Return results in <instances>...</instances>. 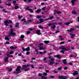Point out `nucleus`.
I'll return each mask as SVG.
<instances>
[{
	"label": "nucleus",
	"instance_id": "1",
	"mask_svg": "<svg viewBox=\"0 0 79 79\" xmlns=\"http://www.w3.org/2000/svg\"><path fill=\"white\" fill-rule=\"evenodd\" d=\"M30 66V65L29 64H27V65H23V67L22 68V70L23 69L25 71H29V69H30L29 68H28V67H29Z\"/></svg>",
	"mask_w": 79,
	"mask_h": 79
},
{
	"label": "nucleus",
	"instance_id": "2",
	"mask_svg": "<svg viewBox=\"0 0 79 79\" xmlns=\"http://www.w3.org/2000/svg\"><path fill=\"white\" fill-rule=\"evenodd\" d=\"M21 67L20 66H18L17 68L15 70V71L14 72H13V74H18L20 73L21 71H20Z\"/></svg>",
	"mask_w": 79,
	"mask_h": 79
},
{
	"label": "nucleus",
	"instance_id": "3",
	"mask_svg": "<svg viewBox=\"0 0 79 79\" xmlns=\"http://www.w3.org/2000/svg\"><path fill=\"white\" fill-rule=\"evenodd\" d=\"M15 30H14V28H11L10 29V34L11 36H14V35H16V33H15L13 32V31Z\"/></svg>",
	"mask_w": 79,
	"mask_h": 79
},
{
	"label": "nucleus",
	"instance_id": "4",
	"mask_svg": "<svg viewBox=\"0 0 79 79\" xmlns=\"http://www.w3.org/2000/svg\"><path fill=\"white\" fill-rule=\"evenodd\" d=\"M58 77L60 79H67V76H58Z\"/></svg>",
	"mask_w": 79,
	"mask_h": 79
},
{
	"label": "nucleus",
	"instance_id": "5",
	"mask_svg": "<svg viewBox=\"0 0 79 79\" xmlns=\"http://www.w3.org/2000/svg\"><path fill=\"white\" fill-rule=\"evenodd\" d=\"M54 57H56V58H57L58 59H60L61 58V57L60 56V55H54Z\"/></svg>",
	"mask_w": 79,
	"mask_h": 79
},
{
	"label": "nucleus",
	"instance_id": "6",
	"mask_svg": "<svg viewBox=\"0 0 79 79\" xmlns=\"http://www.w3.org/2000/svg\"><path fill=\"white\" fill-rule=\"evenodd\" d=\"M78 72L77 71H76L75 72L73 73V76H76V75H77L78 74Z\"/></svg>",
	"mask_w": 79,
	"mask_h": 79
},
{
	"label": "nucleus",
	"instance_id": "7",
	"mask_svg": "<svg viewBox=\"0 0 79 79\" xmlns=\"http://www.w3.org/2000/svg\"><path fill=\"white\" fill-rule=\"evenodd\" d=\"M75 29H76L73 28H71L70 30H67V31L68 32H72V31H74V30H75Z\"/></svg>",
	"mask_w": 79,
	"mask_h": 79
},
{
	"label": "nucleus",
	"instance_id": "8",
	"mask_svg": "<svg viewBox=\"0 0 79 79\" xmlns=\"http://www.w3.org/2000/svg\"><path fill=\"white\" fill-rule=\"evenodd\" d=\"M16 48H17V47H14L13 46H11L10 47V48L11 49H12V50L16 49Z\"/></svg>",
	"mask_w": 79,
	"mask_h": 79
},
{
	"label": "nucleus",
	"instance_id": "9",
	"mask_svg": "<svg viewBox=\"0 0 79 79\" xmlns=\"http://www.w3.org/2000/svg\"><path fill=\"white\" fill-rule=\"evenodd\" d=\"M49 64H50L51 65H53V64H54L55 62H54V61H49Z\"/></svg>",
	"mask_w": 79,
	"mask_h": 79
},
{
	"label": "nucleus",
	"instance_id": "10",
	"mask_svg": "<svg viewBox=\"0 0 79 79\" xmlns=\"http://www.w3.org/2000/svg\"><path fill=\"white\" fill-rule=\"evenodd\" d=\"M77 0H72L71 1V3H72V5H74V3H75L74 2H76V1H77Z\"/></svg>",
	"mask_w": 79,
	"mask_h": 79
},
{
	"label": "nucleus",
	"instance_id": "11",
	"mask_svg": "<svg viewBox=\"0 0 79 79\" xmlns=\"http://www.w3.org/2000/svg\"><path fill=\"white\" fill-rule=\"evenodd\" d=\"M36 32V34H38V35H40V30H37Z\"/></svg>",
	"mask_w": 79,
	"mask_h": 79
},
{
	"label": "nucleus",
	"instance_id": "12",
	"mask_svg": "<svg viewBox=\"0 0 79 79\" xmlns=\"http://www.w3.org/2000/svg\"><path fill=\"white\" fill-rule=\"evenodd\" d=\"M72 14L73 15H76L77 14V13L75 10H73L72 12Z\"/></svg>",
	"mask_w": 79,
	"mask_h": 79
},
{
	"label": "nucleus",
	"instance_id": "13",
	"mask_svg": "<svg viewBox=\"0 0 79 79\" xmlns=\"http://www.w3.org/2000/svg\"><path fill=\"white\" fill-rule=\"evenodd\" d=\"M63 64H66V59H64L63 60Z\"/></svg>",
	"mask_w": 79,
	"mask_h": 79
},
{
	"label": "nucleus",
	"instance_id": "14",
	"mask_svg": "<svg viewBox=\"0 0 79 79\" xmlns=\"http://www.w3.org/2000/svg\"><path fill=\"white\" fill-rule=\"evenodd\" d=\"M71 23H73V21H71L70 22L66 23H65V25H69V24H70Z\"/></svg>",
	"mask_w": 79,
	"mask_h": 79
},
{
	"label": "nucleus",
	"instance_id": "15",
	"mask_svg": "<svg viewBox=\"0 0 79 79\" xmlns=\"http://www.w3.org/2000/svg\"><path fill=\"white\" fill-rule=\"evenodd\" d=\"M43 49H44V50H45V48L44 47H42L40 48V50H43Z\"/></svg>",
	"mask_w": 79,
	"mask_h": 79
},
{
	"label": "nucleus",
	"instance_id": "16",
	"mask_svg": "<svg viewBox=\"0 0 79 79\" xmlns=\"http://www.w3.org/2000/svg\"><path fill=\"white\" fill-rule=\"evenodd\" d=\"M24 2H27L28 3H30L32 1V0H23Z\"/></svg>",
	"mask_w": 79,
	"mask_h": 79
},
{
	"label": "nucleus",
	"instance_id": "17",
	"mask_svg": "<svg viewBox=\"0 0 79 79\" xmlns=\"http://www.w3.org/2000/svg\"><path fill=\"white\" fill-rule=\"evenodd\" d=\"M8 57H6L5 58V62H8Z\"/></svg>",
	"mask_w": 79,
	"mask_h": 79
},
{
	"label": "nucleus",
	"instance_id": "18",
	"mask_svg": "<svg viewBox=\"0 0 79 79\" xmlns=\"http://www.w3.org/2000/svg\"><path fill=\"white\" fill-rule=\"evenodd\" d=\"M4 23H5V24H9L10 23L7 20L4 21Z\"/></svg>",
	"mask_w": 79,
	"mask_h": 79
},
{
	"label": "nucleus",
	"instance_id": "19",
	"mask_svg": "<svg viewBox=\"0 0 79 79\" xmlns=\"http://www.w3.org/2000/svg\"><path fill=\"white\" fill-rule=\"evenodd\" d=\"M53 26H52L51 28L52 29H55V28H56V26H55V25H53Z\"/></svg>",
	"mask_w": 79,
	"mask_h": 79
},
{
	"label": "nucleus",
	"instance_id": "20",
	"mask_svg": "<svg viewBox=\"0 0 79 79\" xmlns=\"http://www.w3.org/2000/svg\"><path fill=\"white\" fill-rule=\"evenodd\" d=\"M40 11H41V10H40V9H38L36 10V13H40Z\"/></svg>",
	"mask_w": 79,
	"mask_h": 79
},
{
	"label": "nucleus",
	"instance_id": "21",
	"mask_svg": "<svg viewBox=\"0 0 79 79\" xmlns=\"http://www.w3.org/2000/svg\"><path fill=\"white\" fill-rule=\"evenodd\" d=\"M41 17H42V15H40V16H39V15H38L36 17V18H37L38 19H40V18H41Z\"/></svg>",
	"mask_w": 79,
	"mask_h": 79
},
{
	"label": "nucleus",
	"instance_id": "22",
	"mask_svg": "<svg viewBox=\"0 0 79 79\" xmlns=\"http://www.w3.org/2000/svg\"><path fill=\"white\" fill-rule=\"evenodd\" d=\"M26 51H29L30 50V47H28L26 48Z\"/></svg>",
	"mask_w": 79,
	"mask_h": 79
},
{
	"label": "nucleus",
	"instance_id": "23",
	"mask_svg": "<svg viewBox=\"0 0 79 79\" xmlns=\"http://www.w3.org/2000/svg\"><path fill=\"white\" fill-rule=\"evenodd\" d=\"M18 18H19V19H21V18H23V16H18Z\"/></svg>",
	"mask_w": 79,
	"mask_h": 79
},
{
	"label": "nucleus",
	"instance_id": "24",
	"mask_svg": "<svg viewBox=\"0 0 79 79\" xmlns=\"http://www.w3.org/2000/svg\"><path fill=\"white\" fill-rule=\"evenodd\" d=\"M41 79H47V78L45 77V76H42Z\"/></svg>",
	"mask_w": 79,
	"mask_h": 79
},
{
	"label": "nucleus",
	"instance_id": "25",
	"mask_svg": "<svg viewBox=\"0 0 79 79\" xmlns=\"http://www.w3.org/2000/svg\"><path fill=\"white\" fill-rule=\"evenodd\" d=\"M5 40H10V38L7 37H5Z\"/></svg>",
	"mask_w": 79,
	"mask_h": 79
},
{
	"label": "nucleus",
	"instance_id": "26",
	"mask_svg": "<svg viewBox=\"0 0 79 79\" xmlns=\"http://www.w3.org/2000/svg\"><path fill=\"white\" fill-rule=\"evenodd\" d=\"M19 26V23H16V24L15 25V27H18Z\"/></svg>",
	"mask_w": 79,
	"mask_h": 79
},
{
	"label": "nucleus",
	"instance_id": "27",
	"mask_svg": "<svg viewBox=\"0 0 79 79\" xmlns=\"http://www.w3.org/2000/svg\"><path fill=\"white\" fill-rule=\"evenodd\" d=\"M2 11L4 12V13H7V11L6 10L3 9H2Z\"/></svg>",
	"mask_w": 79,
	"mask_h": 79
},
{
	"label": "nucleus",
	"instance_id": "28",
	"mask_svg": "<svg viewBox=\"0 0 79 79\" xmlns=\"http://www.w3.org/2000/svg\"><path fill=\"white\" fill-rule=\"evenodd\" d=\"M60 49H62V50H66V48H64L63 47H61L60 48Z\"/></svg>",
	"mask_w": 79,
	"mask_h": 79
},
{
	"label": "nucleus",
	"instance_id": "29",
	"mask_svg": "<svg viewBox=\"0 0 79 79\" xmlns=\"http://www.w3.org/2000/svg\"><path fill=\"white\" fill-rule=\"evenodd\" d=\"M49 26H52V25H53V23H49L48 24Z\"/></svg>",
	"mask_w": 79,
	"mask_h": 79
},
{
	"label": "nucleus",
	"instance_id": "30",
	"mask_svg": "<svg viewBox=\"0 0 79 79\" xmlns=\"http://www.w3.org/2000/svg\"><path fill=\"white\" fill-rule=\"evenodd\" d=\"M19 8V6H15V10H17V9H18V8Z\"/></svg>",
	"mask_w": 79,
	"mask_h": 79
},
{
	"label": "nucleus",
	"instance_id": "31",
	"mask_svg": "<svg viewBox=\"0 0 79 79\" xmlns=\"http://www.w3.org/2000/svg\"><path fill=\"white\" fill-rule=\"evenodd\" d=\"M42 76V73H39L38 74V76L39 77H41Z\"/></svg>",
	"mask_w": 79,
	"mask_h": 79
},
{
	"label": "nucleus",
	"instance_id": "32",
	"mask_svg": "<svg viewBox=\"0 0 79 79\" xmlns=\"http://www.w3.org/2000/svg\"><path fill=\"white\" fill-rule=\"evenodd\" d=\"M44 42L45 44H48L49 43V41H44Z\"/></svg>",
	"mask_w": 79,
	"mask_h": 79
},
{
	"label": "nucleus",
	"instance_id": "33",
	"mask_svg": "<svg viewBox=\"0 0 79 79\" xmlns=\"http://www.w3.org/2000/svg\"><path fill=\"white\" fill-rule=\"evenodd\" d=\"M22 49L23 52H25V51H26V48H23Z\"/></svg>",
	"mask_w": 79,
	"mask_h": 79
},
{
	"label": "nucleus",
	"instance_id": "34",
	"mask_svg": "<svg viewBox=\"0 0 79 79\" xmlns=\"http://www.w3.org/2000/svg\"><path fill=\"white\" fill-rule=\"evenodd\" d=\"M74 37H75V34H73L72 35L71 38H73Z\"/></svg>",
	"mask_w": 79,
	"mask_h": 79
},
{
	"label": "nucleus",
	"instance_id": "35",
	"mask_svg": "<svg viewBox=\"0 0 79 79\" xmlns=\"http://www.w3.org/2000/svg\"><path fill=\"white\" fill-rule=\"evenodd\" d=\"M29 11H30V12H31V13H33V10H32V9H30L29 10Z\"/></svg>",
	"mask_w": 79,
	"mask_h": 79
},
{
	"label": "nucleus",
	"instance_id": "36",
	"mask_svg": "<svg viewBox=\"0 0 79 79\" xmlns=\"http://www.w3.org/2000/svg\"><path fill=\"white\" fill-rule=\"evenodd\" d=\"M20 37L21 38V39H23V38H24V35H22Z\"/></svg>",
	"mask_w": 79,
	"mask_h": 79
},
{
	"label": "nucleus",
	"instance_id": "37",
	"mask_svg": "<svg viewBox=\"0 0 79 79\" xmlns=\"http://www.w3.org/2000/svg\"><path fill=\"white\" fill-rule=\"evenodd\" d=\"M74 55H70L69 57H74Z\"/></svg>",
	"mask_w": 79,
	"mask_h": 79
},
{
	"label": "nucleus",
	"instance_id": "38",
	"mask_svg": "<svg viewBox=\"0 0 79 79\" xmlns=\"http://www.w3.org/2000/svg\"><path fill=\"white\" fill-rule=\"evenodd\" d=\"M14 53V52L13 51L10 52L9 53V55H11V54H13Z\"/></svg>",
	"mask_w": 79,
	"mask_h": 79
},
{
	"label": "nucleus",
	"instance_id": "39",
	"mask_svg": "<svg viewBox=\"0 0 79 79\" xmlns=\"http://www.w3.org/2000/svg\"><path fill=\"white\" fill-rule=\"evenodd\" d=\"M39 21H43V22L44 21V19H39Z\"/></svg>",
	"mask_w": 79,
	"mask_h": 79
},
{
	"label": "nucleus",
	"instance_id": "40",
	"mask_svg": "<svg viewBox=\"0 0 79 79\" xmlns=\"http://www.w3.org/2000/svg\"><path fill=\"white\" fill-rule=\"evenodd\" d=\"M53 18H54V17L53 16H51L49 17V19H53Z\"/></svg>",
	"mask_w": 79,
	"mask_h": 79
},
{
	"label": "nucleus",
	"instance_id": "41",
	"mask_svg": "<svg viewBox=\"0 0 79 79\" xmlns=\"http://www.w3.org/2000/svg\"><path fill=\"white\" fill-rule=\"evenodd\" d=\"M43 75H44V76H47V73H44Z\"/></svg>",
	"mask_w": 79,
	"mask_h": 79
},
{
	"label": "nucleus",
	"instance_id": "42",
	"mask_svg": "<svg viewBox=\"0 0 79 79\" xmlns=\"http://www.w3.org/2000/svg\"><path fill=\"white\" fill-rule=\"evenodd\" d=\"M30 33H31V32L29 31H28L27 32V34H30Z\"/></svg>",
	"mask_w": 79,
	"mask_h": 79
},
{
	"label": "nucleus",
	"instance_id": "43",
	"mask_svg": "<svg viewBox=\"0 0 79 79\" xmlns=\"http://www.w3.org/2000/svg\"><path fill=\"white\" fill-rule=\"evenodd\" d=\"M25 20H26V19L25 18H24V19H22L21 20V21H25Z\"/></svg>",
	"mask_w": 79,
	"mask_h": 79
},
{
	"label": "nucleus",
	"instance_id": "44",
	"mask_svg": "<svg viewBox=\"0 0 79 79\" xmlns=\"http://www.w3.org/2000/svg\"><path fill=\"white\" fill-rule=\"evenodd\" d=\"M29 54H30V52H26V55H29Z\"/></svg>",
	"mask_w": 79,
	"mask_h": 79
},
{
	"label": "nucleus",
	"instance_id": "45",
	"mask_svg": "<svg viewBox=\"0 0 79 79\" xmlns=\"http://www.w3.org/2000/svg\"><path fill=\"white\" fill-rule=\"evenodd\" d=\"M68 64H69V65H71V66H72V65H73V64H72L71 62H70Z\"/></svg>",
	"mask_w": 79,
	"mask_h": 79
},
{
	"label": "nucleus",
	"instance_id": "46",
	"mask_svg": "<svg viewBox=\"0 0 79 79\" xmlns=\"http://www.w3.org/2000/svg\"><path fill=\"white\" fill-rule=\"evenodd\" d=\"M42 45H43V44L40 43L39 44V47H40V46H42Z\"/></svg>",
	"mask_w": 79,
	"mask_h": 79
},
{
	"label": "nucleus",
	"instance_id": "47",
	"mask_svg": "<svg viewBox=\"0 0 79 79\" xmlns=\"http://www.w3.org/2000/svg\"><path fill=\"white\" fill-rule=\"evenodd\" d=\"M45 8H46V7H44V8H42V10L44 11L45 10Z\"/></svg>",
	"mask_w": 79,
	"mask_h": 79
},
{
	"label": "nucleus",
	"instance_id": "48",
	"mask_svg": "<svg viewBox=\"0 0 79 79\" xmlns=\"http://www.w3.org/2000/svg\"><path fill=\"white\" fill-rule=\"evenodd\" d=\"M6 44H10V43L8 41H7L5 43Z\"/></svg>",
	"mask_w": 79,
	"mask_h": 79
},
{
	"label": "nucleus",
	"instance_id": "49",
	"mask_svg": "<svg viewBox=\"0 0 79 79\" xmlns=\"http://www.w3.org/2000/svg\"><path fill=\"white\" fill-rule=\"evenodd\" d=\"M11 71H12V69H10L8 70V71L9 72H11Z\"/></svg>",
	"mask_w": 79,
	"mask_h": 79
},
{
	"label": "nucleus",
	"instance_id": "50",
	"mask_svg": "<svg viewBox=\"0 0 79 79\" xmlns=\"http://www.w3.org/2000/svg\"><path fill=\"white\" fill-rule=\"evenodd\" d=\"M39 28H40V29H44V27L42 26L39 27Z\"/></svg>",
	"mask_w": 79,
	"mask_h": 79
},
{
	"label": "nucleus",
	"instance_id": "51",
	"mask_svg": "<svg viewBox=\"0 0 79 79\" xmlns=\"http://www.w3.org/2000/svg\"><path fill=\"white\" fill-rule=\"evenodd\" d=\"M63 24V23L62 22H60L58 23V24L59 25H61Z\"/></svg>",
	"mask_w": 79,
	"mask_h": 79
},
{
	"label": "nucleus",
	"instance_id": "52",
	"mask_svg": "<svg viewBox=\"0 0 79 79\" xmlns=\"http://www.w3.org/2000/svg\"><path fill=\"white\" fill-rule=\"evenodd\" d=\"M51 61H54V60H55V59L53 58H51Z\"/></svg>",
	"mask_w": 79,
	"mask_h": 79
},
{
	"label": "nucleus",
	"instance_id": "53",
	"mask_svg": "<svg viewBox=\"0 0 79 79\" xmlns=\"http://www.w3.org/2000/svg\"><path fill=\"white\" fill-rule=\"evenodd\" d=\"M61 67H59L57 68V69H58V70H61Z\"/></svg>",
	"mask_w": 79,
	"mask_h": 79
},
{
	"label": "nucleus",
	"instance_id": "54",
	"mask_svg": "<svg viewBox=\"0 0 79 79\" xmlns=\"http://www.w3.org/2000/svg\"><path fill=\"white\" fill-rule=\"evenodd\" d=\"M60 52L61 53H63L64 52V50L60 51Z\"/></svg>",
	"mask_w": 79,
	"mask_h": 79
},
{
	"label": "nucleus",
	"instance_id": "55",
	"mask_svg": "<svg viewBox=\"0 0 79 79\" xmlns=\"http://www.w3.org/2000/svg\"><path fill=\"white\" fill-rule=\"evenodd\" d=\"M64 44V42H61L60 43V44Z\"/></svg>",
	"mask_w": 79,
	"mask_h": 79
},
{
	"label": "nucleus",
	"instance_id": "56",
	"mask_svg": "<svg viewBox=\"0 0 79 79\" xmlns=\"http://www.w3.org/2000/svg\"><path fill=\"white\" fill-rule=\"evenodd\" d=\"M38 50L36 48H35V52H38Z\"/></svg>",
	"mask_w": 79,
	"mask_h": 79
},
{
	"label": "nucleus",
	"instance_id": "57",
	"mask_svg": "<svg viewBox=\"0 0 79 79\" xmlns=\"http://www.w3.org/2000/svg\"><path fill=\"white\" fill-rule=\"evenodd\" d=\"M6 5H8V6H10L11 5V4L9 3V4H6Z\"/></svg>",
	"mask_w": 79,
	"mask_h": 79
},
{
	"label": "nucleus",
	"instance_id": "58",
	"mask_svg": "<svg viewBox=\"0 0 79 79\" xmlns=\"http://www.w3.org/2000/svg\"><path fill=\"white\" fill-rule=\"evenodd\" d=\"M26 10H29L30 9H29V7H27L26 8Z\"/></svg>",
	"mask_w": 79,
	"mask_h": 79
},
{
	"label": "nucleus",
	"instance_id": "59",
	"mask_svg": "<svg viewBox=\"0 0 79 79\" xmlns=\"http://www.w3.org/2000/svg\"><path fill=\"white\" fill-rule=\"evenodd\" d=\"M9 22L10 23H12V21L10 20H9Z\"/></svg>",
	"mask_w": 79,
	"mask_h": 79
},
{
	"label": "nucleus",
	"instance_id": "60",
	"mask_svg": "<svg viewBox=\"0 0 79 79\" xmlns=\"http://www.w3.org/2000/svg\"><path fill=\"white\" fill-rule=\"evenodd\" d=\"M16 3V2L15 1H13L12 2V3Z\"/></svg>",
	"mask_w": 79,
	"mask_h": 79
},
{
	"label": "nucleus",
	"instance_id": "61",
	"mask_svg": "<svg viewBox=\"0 0 79 79\" xmlns=\"http://www.w3.org/2000/svg\"><path fill=\"white\" fill-rule=\"evenodd\" d=\"M57 14H60L61 13V12L60 11H58L57 12Z\"/></svg>",
	"mask_w": 79,
	"mask_h": 79
},
{
	"label": "nucleus",
	"instance_id": "62",
	"mask_svg": "<svg viewBox=\"0 0 79 79\" xmlns=\"http://www.w3.org/2000/svg\"><path fill=\"white\" fill-rule=\"evenodd\" d=\"M9 57H11L12 58H13V55H10L9 56Z\"/></svg>",
	"mask_w": 79,
	"mask_h": 79
},
{
	"label": "nucleus",
	"instance_id": "63",
	"mask_svg": "<svg viewBox=\"0 0 79 79\" xmlns=\"http://www.w3.org/2000/svg\"><path fill=\"white\" fill-rule=\"evenodd\" d=\"M29 31H31L33 30V29L32 28H29Z\"/></svg>",
	"mask_w": 79,
	"mask_h": 79
},
{
	"label": "nucleus",
	"instance_id": "64",
	"mask_svg": "<svg viewBox=\"0 0 79 79\" xmlns=\"http://www.w3.org/2000/svg\"><path fill=\"white\" fill-rule=\"evenodd\" d=\"M60 32V31H57L56 32V33H58V32Z\"/></svg>",
	"mask_w": 79,
	"mask_h": 79
}]
</instances>
